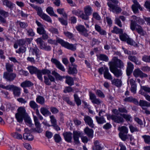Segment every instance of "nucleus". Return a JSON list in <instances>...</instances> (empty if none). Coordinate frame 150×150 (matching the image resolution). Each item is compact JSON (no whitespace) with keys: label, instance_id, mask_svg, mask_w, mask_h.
Wrapping results in <instances>:
<instances>
[{"label":"nucleus","instance_id":"31","mask_svg":"<svg viewBox=\"0 0 150 150\" xmlns=\"http://www.w3.org/2000/svg\"><path fill=\"white\" fill-rule=\"evenodd\" d=\"M23 138L25 140L32 141L33 139V136L30 133H25L23 134Z\"/></svg>","mask_w":150,"mask_h":150},{"label":"nucleus","instance_id":"19","mask_svg":"<svg viewBox=\"0 0 150 150\" xmlns=\"http://www.w3.org/2000/svg\"><path fill=\"white\" fill-rule=\"evenodd\" d=\"M128 58L131 61L137 65H139L141 64L140 62L135 56L129 55L128 56Z\"/></svg>","mask_w":150,"mask_h":150},{"label":"nucleus","instance_id":"1","mask_svg":"<svg viewBox=\"0 0 150 150\" xmlns=\"http://www.w3.org/2000/svg\"><path fill=\"white\" fill-rule=\"evenodd\" d=\"M28 115L25 108L21 107L18 108L17 110V112L15 115L16 118L18 122L22 123L23 119L27 117Z\"/></svg>","mask_w":150,"mask_h":150},{"label":"nucleus","instance_id":"15","mask_svg":"<svg viewBox=\"0 0 150 150\" xmlns=\"http://www.w3.org/2000/svg\"><path fill=\"white\" fill-rule=\"evenodd\" d=\"M133 2L134 4L132 5V8L134 13H138V9L141 11L142 10V8L141 7L140 4L136 0H134Z\"/></svg>","mask_w":150,"mask_h":150},{"label":"nucleus","instance_id":"9","mask_svg":"<svg viewBox=\"0 0 150 150\" xmlns=\"http://www.w3.org/2000/svg\"><path fill=\"white\" fill-rule=\"evenodd\" d=\"M112 65V67H109L110 69L111 72L117 78L121 76L122 75V71L120 69H118L117 67H115Z\"/></svg>","mask_w":150,"mask_h":150},{"label":"nucleus","instance_id":"32","mask_svg":"<svg viewBox=\"0 0 150 150\" xmlns=\"http://www.w3.org/2000/svg\"><path fill=\"white\" fill-rule=\"evenodd\" d=\"M66 79V82L69 86H71L74 84L73 79L69 76H67L65 77Z\"/></svg>","mask_w":150,"mask_h":150},{"label":"nucleus","instance_id":"4","mask_svg":"<svg viewBox=\"0 0 150 150\" xmlns=\"http://www.w3.org/2000/svg\"><path fill=\"white\" fill-rule=\"evenodd\" d=\"M57 42L59 43L62 47L66 48L72 51H75L76 49V44H71L66 42L63 40L58 38L57 40Z\"/></svg>","mask_w":150,"mask_h":150},{"label":"nucleus","instance_id":"62","mask_svg":"<svg viewBox=\"0 0 150 150\" xmlns=\"http://www.w3.org/2000/svg\"><path fill=\"white\" fill-rule=\"evenodd\" d=\"M19 24L21 28H25L28 26V24L27 23L19 21Z\"/></svg>","mask_w":150,"mask_h":150},{"label":"nucleus","instance_id":"20","mask_svg":"<svg viewBox=\"0 0 150 150\" xmlns=\"http://www.w3.org/2000/svg\"><path fill=\"white\" fill-rule=\"evenodd\" d=\"M72 133L70 132H65L63 133L65 140L68 142H71Z\"/></svg>","mask_w":150,"mask_h":150},{"label":"nucleus","instance_id":"63","mask_svg":"<svg viewBox=\"0 0 150 150\" xmlns=\"http://www.w3.org/2000/svg\"><path fill=\"white\" fill-rule=\"evenodd\" d=\"M125 134L120 133L119 134L120 137L123 141H125L128 138L127 136Z\"/></svg>","mask_w":150,"mask_h":150},{"label":"nucleus","instance_id":"57","mask_svg":"<svg viewBox=\"0 0 150 150\" xmlns=\"http://www.w3.org/2000/svg\"><path fill=\"white\" fill-rule=\"evenodd\" d=\"M93 17L96 20L100 21L101 20V17L98 13L96 12H94L93 14Z\"/></svg>","mask_w":150,"mask_h":150},{"label":"nucleus","instance_id":"39","mask_svg":"<svg viewBox=\"0 0 150 150\" xmlns=\"http://www.w3.org/2000/svg\"><path fill=\"white\" fill-rule=\"evenodd\" d=\"M74 99L76 103L78 106H79L81 104V100L78 97V95L76 94H75L74 95Z\"/></svg>","mask_w":150,"mask_h":150},{"label":"nucleus","instance_id":"12","mask_svg":"<svg viewBox=\"0 0 150 150\" xmlns=\"http://www.w3.org/2000/svg\"><path fill=\"white\" fill-rule=\"evenodd\" d=\"M34 120L35 122V125L36 127L35 128V131L39 133H41L42 132V130L40 128V122H39L38 119V117L36 116L33 115Z\"/></svg>","mask_w":150,"mask_h":150},{"label":"nucleus","instance_id":"47","mask_svg":"<svg viewBox=\"0 0 150 150\" xmlns=\"http://www.w3.org/2000/svg\"><path fill=\"white\" fill-rule=\"evenodd\" d=\"M55 141L57 143H59L62 141V138L59 134H55L54 136Z\"/></svg>","mask_w":150,"mask_h":150},{"label":"nucleus","instance_id":"41","mask_svg":"<svg viewBox=\"0 0 150 150\" xmlns=\"http://www.w3.org/2000/svg\"><path fill=\"white\" fill-rule=\"evenodd\" d=\"M118 130L120 131V133L126 134L128 132V130L127 128L124 126L119 127Z\"/></svg>","mask_w":150,"mask_h":150},{"label":"nucleus","instance_id":"28","mask_svg":"<svg viewBox=\"0 0 150 150\" xmlns=\"http://www.w3.org/2000/svg\"><path fill=\"white\" fill-rule=\"evenodd\" d=\"M84 132L89 137L92 138L93 137V131L92 129L87 127L85 129Z\"/></svg>","mask_w":150,"mask_h":150},{"label":"nucleus","instance_id":"25","mask_svg":"<svg viewBox=\"0 0 150 150\" xmlns=\"http://www.w3.org/2000/svg\"><path fill=\"white\" fill-rule=\"evenodd\" d=\"M52 74L55 77L56 80L62 81L63 79L65 78L64 76H61L58 73L56 72L55 71H52Z\"/></svg>","mask_w":150,"mask_h":150},{"label":"nucleus","instance_id":"37","mask_svg":"<svg viewBox=\"0 0 150 150\" xmlns=\"http://www.w3.org/2000/svg\"><path fill=\"white\" fill-rule=\"evenodd\" d=\"M95 118L97 122L99 124H103L106 122L103 116L100 117L96 116L95 117Z\"/></svg>","mask_w":150,"mask_h":150},{"label":"nucleus","instance_id":"44","mask_svg":"<svg viewBox=\"0 0 150 150\" xmlns=\"http://www.w3.org/2000/svg\"><path fill=\"white\" fill-rule=\"evenodd\" d=\"M36 100L37 102L41 104H43L45 102V100L44 98L41 96H38L36 98Z\"/></svg>","mask_w":150,"mask_h":150},{"label":"nucleus","instance_id":"3","mask_svg":"<svg viewBox=\"0 0 150 150\" xmlns=\"http://www.w3.org/2000/svg\"><path fill=\"white\" fill-rule=\"evenodd\" d=\"M84 13L82 11L81 16V18L86 20L89 19V16L91 15L93 11L92 7L89 5H87L83 8Z\"/></svg>","mask_w":150,"mask_h":150},{"label":"nucleus","instance_id":"18","mask_svg":"<svg viewBox=\"0 0 150 150\" xmlns=\"http://www.w3.org/2000/svg\"><path fill=\"white\" fill-rule=\"evenodd\" d=\"M133 69V64L131 62H128L126 70L127 74L128 76H129L132 73Z\"/></svg>","mask_w":150,"mask_h":150},{"label":"nucleus","instance_id":"26","mask_svg":"<svg viewBox=\"0 0 150 150\" xmlns=\"http://www.w3.org/2000/svg\"><path fill=\"white\" fill-rule=\"evenodd\" d=\"M103 146L101 144H100L98 140H96L94 142V146L93 147V149L94 150H101Z\"/></svg>","mask_w":150,"mask_h":150},{"label":"nucleus","instance_id":"40","mask_svg":"<svg viewBox=\"0 0 150 150\" xmlns=\"http://www.w3.org/2000/svg\"><path fill=\"white\" fill-rule=\"evenodd\" d=\"M11 135L15 138L18 139H21L23 138L22 135L17 132H15L12 133Z\"/></svg>","mask_w":150,"mask_h":150},{"label":"nucleus","instance_id":"13","mask_svg":"<svg viewBox=\"0 0 150 150\" xmlns=\"http://www.w3.org/2000/svg\"><path fill=\"white\" fill-rule=\"evenodd\" d=\"M133 74L135 77H139L140 78L146 77L147 75L146 74L144 73L139 69H135L133 72Z\"/></svg>","mask_w":150,"mask_h":150},{"label":"nucleus","instance_id":"5","mask_svg":"<svg viewBox=\"0 0 150 150\" xmlns=\"http://www.w3.org/2000/svg\"><path fill=\"white\" fill-rule=\"evenodd\" d=\"M108 64L109 67H112L113 65L115 67L120 68L123 66V63L122 61L116 57H114L112 61L109 62Z\"/></svg>","mask_w":150,"mask_h":150},{"label":"nucleus","instance_id":"11","mask_svg":"<svg viewBox=\"0 0 150 150\" xmlns=\"http://www.w3.org/2000/svg\"><path fill=\"white\" fill-rule=\"evenodd\" d=\"M81 133L79 131H74L73 132V137L74 142L75 144L79 145L80 142L79 140V138L81 136Z\"/></svg>","mask_w":150,"mask_h":150},{"label":"nucleus","instance_id":"43","mask_svg":"<svg viewBox=\"0 0 150 150\" xmlns=\"http://www.w3.org/2000/svg\"><path fill=\"white\" fill-rule=\"evenodd\" d=\"M129 37V36L125 33L122 34L120 35V39L123 41H126Z\"/></svg>","mask_w":150,"mask_h":150},{"label":"nucleus","instance_id":"24","mask_svg":"<svg viewBox=\"0 0 150 150\" xmlns=\"http://www.w3.org/2000/svg\"><path fill=\"white\" fill-rule=\"evenodd\" d=\"M76 65H74L73 67H69L68 70V72L69 74L73 75L77 73L78 71L76 69Z\"/></svg>","mask_w":150,"mask_h":150},{"label":"nucleus","instance_id":"21","mask_svg":"<svg viewBox=\"0 0 150 150\" xmlns=\"http://www.w3.org/2000/svg\"><path fill=\"white\" fill-rule=\"evenodd\" d=\"M12 90L14 96L16 97L20 96L21 93V88H20L14 86Z\"/></svg>","mask_w":150,"mask_h":150},{"label":"nucleus","instance_id":"56","mask_svg":"<svg viewBox=\"0 0 150 150\" xmlns=\"http://www.w3.org/2000/svg\"><path fill=\"white\" fill-rule=\"evenodd\" d=\"M58 20L62 25H67V19H64L63 18H58Z\"/></svg>","mask_w":150,"mask_h":150},{"label":"nucleus","instance_id":"52","mask_svg":"<svg viewBox=\"0 0 150 150\" xmlns=\"http://www.w3.org/2000/svg\"><path fill=\"white\" fill-rule=\"evenodd\" d=\"M127 42L129 45H131L137 46V45L132 39L129 37L127 41Z\"/></svg>","mask_w":150,"mask_h":150},{"label":"nucleus","instance_id":"27","mask_svg":"<svg viewBox=\"0 0 150 150\" xmlns=\"http://www.w3.org/2000/svg\"><path fill=\"white\" fill-rule=\"evenodd\" d=\"M33 85V84L29 81L26 80L22 83L21 84V87L25 88V87H29Z\"/></svg>","mask_w":150,"mask_h":150},{"label":"nucleus","instance_id":"6","mask_svg":"<svg viewBox=\"0 0 150 150\" xmlns=\"http://www.w3.org/2000/svg\"><path fill=\"white\" fill-rule=\"evenodd\" d=\"M27 69L31 74H36L38 78L41 81L42 80V78L41 74V70H39L36 67L32 66L28 67Z\"/></svg>","mask_w":150,"mask_h":150},{"label":"nucleus","instance_id":"53","mask_svg":"<svg viewBox=\"0 0 150 150\" xmlns=\"http://www.w3.org/2000/svg\"><path fill=\"white\" fill-rule=\"evenodd\" d=\"M6 69L8 72H9L13 71L12 65L9 63H7L6 64Z\"/></svg>","mask_w":150,"mask_h":150},{"label":"nucleus","instance_id":"34","mask_svg":"<svg viewBox=\"0 0 150 150\" xmlns=\"http://www.w3.org/2000/svg\"><path fill=\"white\" fill-rule=\"evenodd\" d=\"M97 58L100 60L103 61L105 62L108 61V57L106 55L103 54H100L97 56Z\"/></svg>","mask_w":150,"mask_h":150},{"label":"nucleus","instance_id":"49","mask_svg":"<svg viewBox=\"0 0 150 150\" xmlns=\"http://www.w3.org/2000/svg\"><path fill=\"white\" fill-rule=\"evenodd\" d=\"M23 119L24 120L25 122L27 123L29 126L32 127V121L28 115L27 116V117H25Z\"/></svg>","mask_w":150,"mask_h":150},{"label":"nucleus","instance_id":"36","mask_svg":"<svg viewBox=\"0 0 150 150\" xmlns=\"http://www.w3.org/2000/svg\"><path fill=\"white\" fill-rule=\"evenodd\" d=\"M30 107L32 109L36 111L38 109V105L34 100H31L29 103Z\"/></svg>","mask_w":150,"mask_h":150},{"label":"nucleus","instance_id":"55","mask_svg":"<svg viewBox=\"0 0 150 150\" xmlns=\"http://www.w3.org/2000/svg\"><path fill=\"white\" fill-rule=\"evenodd\" d=\"M37 32L40 34L42 35L46 33V31L43 27L38 28H37Z\"/></svg>","mask_w":150,"mask_h":150},{"label":"nucleus","instance_id":"17","mask_svg":"<svg viewBox=\"0 0 150 150\" xmlns=\"http://www.w3.org/2000/svg\"><path fill=\"white\" fill-rule=\"evenodd\" d=\"M30 50L33 54H35L37 58H39V56L41 54L37 46L35 45L33 47L30 48Z\"/></svg>","mask_w":150,"mask_h":150},{"label":"nucleus","instance_id":"54","mask_svg":"<svg viewBox=\"0 0 150 150\" xmlns=\"http://www.w3.org/2000/svg\"><path fill=\"white\" fill-rule=\"evenodd\" d=\"M137 25V24L136 21H134L132 20L131 21L130 28L132 31L135 30Z\"/></svg>","mask_w":150,"mask_h":150},{"label":"nucleus","instance_id":"8","mask_svg":"<svg viewBox=\"0 0 150 150\" xmlns=\"http://www.w3.org/2000/svg\"><path fill=\"white\" fill-rule=\"evenodd\" d=\"M76 28L81 35L86 37H88L89 36L88 30L83 25H79L77 26Z\"/></svg>","mask_w":150,"mask_h":150},{"label":"nucleus","instance_id":"60","mask_svg":"<svg viewBox=\"0 0 150 150\" xmlns=\"http://www.w3.org/2000/svg\"><path fill=\"white\" fill-rule=\"evenodd\" d=\"M142 60L144 62H150V55L147 56L145 55L143 56Z\"/></svg>","mask_w":150,"mask_h":150},{"label":"nucleus","instance_id":"30","mask_svg":"<svg viewBox=\"0 0 150 150\" xmlns=\"http://www.w3.org/2000/svg\"><path fill=\"white\" fill-rule=\"evenodd\" d=\"M113 121L118 123H121L124 121V119L122 117L117 115H114Z\"/></svg>","mask_w":150,"mask_h":150},{"label":"nucleus","instance_id":"61","mask_svg":"<svg viewBox=\"0 0 150 150\" xmlns=\"http://www.w3.org/2000/svg\"><path fill=\"white\" fill-rule=\"evenodd\" d=\"M120 115L125 118L126 121H130L131 119L132 118V117L130 115L121 114Z\"/></svg>","mask_w":150,"mask_h":150},{"label":"nucleus","instance_id":"58","mask_svg":"<svg viewBox=\"0 0 150 150\" xmlns=\"http://www.w3.org/2000/svg\"><path fill=\"white\" fill-rule=\"evenodd\" d=\"M63 100L66 101L68 104L71 105H74V104L70 100L69 97L67 96H64L63 97Z\"/></svg>","mask_w":150,"mask_h":150},{"label":"nucleus","instance_id":"2","mask_svg":"<svg viewBox=\"0 0 150 150\" xmlns=\"http://www.w3.org/2000/svg\"><path fill=\"white\" fill-rule=\"evenodd\" d=\"M118 3L117 0H109L107 4L109 8V10L113 13H118L122 11L121 8L117 5Z\"/></svg>","mask_w":150,"mask_h":150},{"label":"nucleus","instance_id":"50","mask_svg":"<svg viewBox=\"0 0 150 150\" xmlns=\"http://www.w3.org/2000/svg\"><path fill=\"white\" fill-rule=\"evenodd\" d=\"M82 11L80 10L79 9L77 10H74L72 11L73 14L81 18V14L82 13Z\"/></svg>","mask_w":150,"mask_h":150},{"label":"nucleus","instance_id":"35","mask_svg":"<svg viewBox=\"0 0 150 150\" xmlns=\"http://www.w3.org/2000/svg\"><path fill=\"white\" fill-rule=\"evenodd\" d=\"M51 113L47 110V115H50V121L52 126L57 123V120L53 115H51Z\"/></svg>","mask_w":150,"mask_h":150},{"label":"nucleus","instance_id":"64","mask_svg":"<svg viewBox=\"0 0 150 150\" xmlns=\"http://www.w3.org/2000/svg\"><path fill=\"white\" fill-rule=\"evenodd\" d=\"M51 73V71L49 70H47V76H48L49 79L51 81L54 82L55 80L54 78L52 76L50 75Z\"/></svg>","mask_w":150,"mask_h":150},{"label":"nucleus","instance_id":"10","mask_svg":"<svg viewBox=\"0 0 150 150\" xmlns=\"http://www.w3.org/2000/svg\"><path fill=\"white\" fill-rule=\"evenodd\" d=\"M3 77L7 81H13L16 77V75L14 73L5 72L4 73Z\"/></svg>","mask_w":150,"mask_h":150},{"label":"nucleus","instance_id":"7","mask_svg":"<svg viewBox=\"0 0 150 150\" xmlns=\"http://www.w3.org/2000/svg\"><path fill=\"white\" fill-rule=\"evenodd\" d=\"M145 98L146 99L150 102V96L144 93L142 94ZM139 105L142 107H150V103L145 100H140L139 102Z\"/></svg>","mask_w":150,"mask_h":150},{"label":"nucleus","instance_id":"51","mask_svg":"<svg viewBox=\"0 0 150 150\" xmlns=\"http://www.w3.org/2000/svg\"><path fill=\"white\" fill-rule=\"evenodd\" d=\"M27 35L29 36H33L35 35V33L32 28H29L26 29Z\"/></svg>","mask_w":150,"mask_h":150},{"label":"nucleus","instance_id":"46","mask_svg":"<svg viewBox=\"0 0 150 150\" xmlns=\"http://www.w3.org/2000/svg\"><path fill=\"white\" fill-rule=\"evenodd\" d=\"M133 18L136 20V21L139 24H143L144 23V21L142 19L139 18L137 17L136 16H133Z\"/></svg>","mask_w":150,"mask_h":150},{"label":"nucleus","instance_id":"29","mask_svg":"<svg viewBox=\"0 0 150 150\" xmlns=\"http://www.w3.org/2000/svg\"><path fill=\"white\" fill-rule=\"evenodd\" d=\"M3 4L11 9L13 8L14 4L11 1L8 0H4L3 1Z\"/></svg>","mask_w":150,"mask_h":150},{"label":"nucleus","instance_id":"33","mask_svg":"<svg viewBox=\"0 0 150 150\" xmlns=\"http://www.w3.org/2000/svg\"><path fill=\"white\" fill-rule=\"evenodd\" d=\"M138 33L144 36L146 34V33L144 32L143 30L142 26L139 25H136L135 29Z\"/></svg>","mask_w":150,"mask_h":150},{"label":"nucleus","instance_id":"59","mask_svg":"<svg viewBox=\"0 0 150 150\" xmlns=\"http://www.w3.org/2000/svg\"><path fill=\"white\" fill-rule=\"evenodd\" d=\"M26 50V48L24 47H21L18 50L16 51V52L18 53L25 52Z\"/></svg>","mask_w":150,"mask_h":150},{"label":"nucleus","instance_id":"38","mask_svg":"<svg viewBox=\"0 0 150 150\" xmlns=\"http://www.w3.org/2000/svg\"><path fill=\"white\" fill-rule=\"evenodd\" d=\"M47 13L51 16L57 17V15L54 13L53 8L50 6L47 7Z\"/></svg>","mask_w":150,"mask_h":150},{"label":"nucleus","instance_id":"42","mask_svg":"<svg viewBox=\"0 0 150 150\" xmlns=\"http://www.w3.org/2000/svg\"><path fill=\"white\" fill-rule=\"evenodd\" d=\"M111 32L112 33L118 34L122 33L123 31L122 29L119 28L116 26H115L113 30L111 31Z\"/></svg>","mask_w":150,"mask_h":150},{"label":"nucleus","instance_id":"48","mask_svg":"<svg viewBox=\"0 0 150 150\" xmlns=\"http://www.w3.org/2000/svg\"><path fill=\"white\" fill-rule=\"evenodd\" d=\"M0 15L3 16V18H5L9 16V13L8 12L4 10L0 9Z\"/></svg>","mask_w":150,"mask_h":150},{"label":"nucleus","instance_id":"16","mask_svg":"<svg viewBox=\"0 0 150 150\" xmlns=\"http://www.w3.org/2000/svg\"><path fill=\"white\" fill-rule=\"evenodd\" d=\"M85 123L89 126L90 127L93 128L94 127V124L92 118L88 116H85L84 118Z\"/></svg>","mask_w":150,"mask_h":150},{"label":"nucleus","instance_id":"14","mask_svg":"<svg viewBox=\"0 0 150 150\" xmlns=\"http://www.w3.org/2000/svg\"><path fill=\"white\" fill-rule=\"evenodd\" d=\"M51 61L57 67L58 69L62 71H65V69L64 68V67L59 61L57 59L52 58L51 59Z\"/></svg>","mask_w":150,"mask_h":150},{"label":"nucleus","instance_id":"23","mask_svg":"<svg viewBox=\"0 0 150 150\" xmlns=\"http://www.w3.org/2000/svg\"><path fill=\"white\" fill-rule=\"evenodd\" d=\"M104 76L106 79L111 80L112 79V76L109 72L108 69L107 67L104 68Z\"/></svg>","mask_w":150,"mask_h":150},{"label":"nucleus","instance_id":"22","mask_svg":"<svg viewBox=\"0 0 150 150\" xmlns=\"http://www.w3.org/2000/svg\"><path fill=\"white\" fill-rule=\"evenodd\" d=\"M112 84L117 87H120L122 85V81L118 79H114L111 80Z\"/></svg>","mask_w":150,"mask_h":150},{"label":"nucleus","instance_id":"45","mask_svg":"<svg viewBox=\"0 0 150 150\" xmlns=\"http://www.w3.org/2000/svg\"><path fill=\"white\" fill-rule=\"evenodd\" d=\"M142 137L144 139L145 143L150 144V136L147 135H144L142 136Z\"/></svg>","mask_w":150,"mask_h":150}]
</instances>
